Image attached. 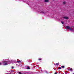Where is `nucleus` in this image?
<instances>
[{
	"label": "nucleus",
	"mask_w": 74,
	"mask_h": 74,
	"mask_svg": "<svg viewBox=\"0 0 74 74\" xmlns=\"http://www.w3.org/2000/svg\"><path fill=\"white\" fill-rule=\"evenodd\" d=\"M66 27L68 30L69 29H70V30H73L70 27H69V26H66Z\"/></svg>",
	"instance_id": "obj_1"
},
{
	"label": "nucleus",
	"mask_w": 74,
	"mask_h": 74,
	"mask_svg": "<svg viewBox=\"0 0 74 74\" xmlns=\"http://www.w3.org/2000/svg\"><path fill=\"white\" fill-rule=\"evenodd\" d=\"M3 65H7V63L5 61L3 62Z\"/></svg>",
	"instance_id": "obj_2"
},
{
	"label": "nucleus",
	"mask_w": 74,
	"mask_h": 74,
	"mask_svg": "<svg viewBox=\"0 0 74 74\" xmlns=\"http://www.w3.org/2000/svg\"><path fill=\"white\" fill-rule=\"evenodd\" d=\"M63 18L64 19H69V17L66 16L64 17Z\"/></svg>",
	"instance_id": "obj_3"
},
{
	"label": "nucleus",
	"mask_w": 74,
	"mask_h": 74,
	"mask_svg": "<svg viewBox=\"0 0 74 74\" xmlns=\"http://www.w3.org/2000/svg\"><path fill=\"white\" fill-rule=\"evenodd\" d=\"M49 2V0H45V2L47 3V2Z\"/></svg>",
	"instance_id": "obj_4"
},
{
	"label": "nucleus",
	"mask_w": 74,
	"mask_h": 74,
	"mask_svg": "<svg viewBox=\"0 0 74 74\" xmlns=\"http://www.w3.org/2000/svg\"><path fill=\"white\" fill-rule=\"evenodd\" d=\"M17 62L18 63H20V62H21V61H17Z\"/></svg>",
	"instance_id": "obj_5"
},
{
	"label": "nucleus",
	"mask_w": 74,
	"mask_h": 74,
	"mask_svg": "<svg viewBox=\"0 0 74 74\" xmlns=\"http://www.w3.org/2000/svg\"><path fill=\"white\" fill-rule=\"evenodd\" d=\"M27 69H30V68L29 66H27Z\"/></svg>",
	"instance_id": "obj_6"
},
{
	"label": "nucleus",
	"mask_w": 74,
	"mask_h": 74,
	"mask_svg": "<svg viewBox=\"0 0 74 74\" xmlns=\"http://www.w3.org/2000/svg\"><path fill=\"white\" fill-rule=\"evenodd\" d=\"M62 69V68H61L60 67H58V69L60 70V69Z\"/></svg>",
	"instance_id": "obj_7"
},
{
	"label": "nucleus",
	"mask_w": 74,
	"mask_h": 74,
	"mask_svg": "<svg viewBox=\"0 0 74 74\" xmlns=\"http://www.w3.org/2000/svg\"><path fill=\"white\" fill-rule=\"evenodd\" d=\"M69 70H70V71H72V70H73V68H71Z\"/></svg>",
	"instance_id": "obj_8"
},
{
	"label": "nucleus",
	"mask_w": 74,
	"mask_h": 74,
	"mask_svg": "<svg viewBox=\"0 0 74 74\" xmlns=\"http://www.w3.org/2000/svg\"><path fill=\"white\" fill-rule=\"evenodd\" d=\"M61 67H62V69H64V66H62Z\"/></svg>",
	"instance_id": "obj_9"
},
{
	"label": "nucleus",
	"mask_w": 74,
	"mask_h": 74,
	"mask_svg": "<svg viewBox=\"0 0 74 74\" xmlns=\"http://www.w3.org/2000/svg\"><path fill=\"white\" fill-rule=\"evenodd\" d=\"M63 3L64 4H66V1H64V2H63Z\"/></svg>",
	"instance_id": "obj_10"
},
{
	"label": "nucleus",
	"mask_w": 74,
	"mask_h": 74,
	"mask_svg": "<svg viewBox=\"0 0 74 74\" xmlns=\"http://www.w3.org/2000/svg\"><path fill=\"white\" fill-rule=\"evenodd\" d=\"M12 69H14V67L12 66Z\"/></svg>",
	"instance_id": "obj_11"
},
{
	"label": "nucleus",
	"mask_w": 74,
	"mask_h": 74,
	"mask_svg": "<svg viewBox=\"0 0 74 74\" xmlns=\"http://www.w3.org/2000/svg\"><path fill=\"white\" fill-rule=\"evenodd\" d=\"M61 23L62 24H64V22H63V21H61Z\"/></svg>",
	"instance_id": "obj_12"
},
{
	"label": "nucleus",
	"mask_w": 74,
	"mask_h": 74,
	"mask_svg": "<svg viewBox=\"0 0 74 74\" xmlns=\"http://www.w3.org/2000/svg\"><path fill=\"white\" fill-rule=\"evenodd\" d=\"M18 73L19 74H22L21 73V72H18Z\"/></svg>",
	"instance_id": "obj_13"
},
{
	"label": "nucleus",
	"mask_w": 74,
	"mask_h": 74,
	"mask_svg": "<svg viewBox=\"0 0 74 74\" xmlns=\"http://www.w3.org/2000/svg\"><path fill=\"white\" fill-rule=\"evenodd\" d=\"M56 64V65H58L59 64V63H57Z\"/></svg>",
	"instance_id": "obj_14"
},
{
	"label": "nucleus",
	"mask_w": 74,
	"mask_h": 74,
	"mask_svg": "<svg viewBox=\"0 0 74 74\" xmlns=\"http://www.w3.org/2000/svg\"><path fill=\"white\" fill-rule=\"evenodd\" d=\"M57 73H58L57 72H56L55 73V74H57Z\"/></svg>",
	"instance_id": "obj_15"
},
{
	"label": "nucleus",
	"mask_w": 74,
	"mask_h": 74,
	"mask_svg": "<svg viewBox=\"0 0 74 74\" xmlns=\"http://www.w3.org/2000/svg\"><path fill=\"white\" fill-rule=\"evenodd\" d=\"M38 60H41V59H39Z\"/></svg>",
	"instance_id": "obj_16"
},
{
	"label": "nucleus",
	"mask_w": 74,
	"mask_h": 74,
	"mask_svg": "<svg viewBox=\"0 0 74 74\" xmlns=\"http://www.w3.org/2000/svg\"><path fill=\"white\" fill-rule=\"evenodd\" d=\"M1 63L0 62V65H1Z\"/></svg>",
	"instance_id": "obj_17"
},
{
	"label": "nucleus",
	"mask_w": 74,
	"mask_h": 74,
	"mask_svg": "<svg viewBox=\"0 0 74 74\" xmlns=\"http://www.w3.org/2000/svg\"><path fill=\"white\" fill-rule=\"evenodd\" d=\"M73 74H74V73H73Z\"/></svg>",
	"instance_id": "obj_18"
}]
</instances>
